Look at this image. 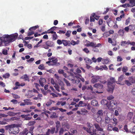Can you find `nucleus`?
Masks as SVG:
<instances>
[{
	"mask_svg": "<svg viewBox=\"0 0 135 135\" xmlns=\"http://www.w3.org/2000/svg\"><path fill=\"white\" fill-rule=\"evenodd\" d=\"M56 128H59L61 127V125L60 124V122L59 121H57L56 123Z\"/></svg>",
	"mask_w": 135,
	"mask_h": 135,
	"instance_id": "58836bf2",
	"label": "nucleus"
},
{
	"mask_svg": "<svg viewBox=\"0 0 135 135\" xmlns=\"http://www.w3.org/2000/svg\"><path fill=\"white\" fill-rule=\"evenodd\" d=\"M85 62L88 64H91L92 62L91 60L88 58L86 57L84 59Z\"/></svg>",
	"mask_w": 135,
	"mask_h": 135,
	"instance_id": "5701e85b",
	"label": "nucleus"
},
{
	"mask_svg": "<svg viewBox=\"0 0 135 135\" xmlns=\"http://www.w3.org/2000/svg\"><path fill=\"white\" fill-rule=\"evenodd\" d=\"M79 104L81 107H83L84 106H86V104L83 103V102L81 101H80L79 103Z\"/></svg>",
	"mask_w": 135,
	"mask_h": 135,
	"instance_id": "4c0bfd02",
	"label": "nucleus"
},
{
	"mask_svg": "<svg viewBox=\"0 0 135 135\" xmlns=\"http://www.w3.org/2000/svg\"><path fill=\"white\" fill-rule=\"evenodd\" d=\"M130 3L131 4H130L129 7H131L135 6V0H130Z\"/></svg>",
	"mask_w": 135,
	"mask_h": 135,
	"instance_id": "bb28decb",
	"label": "nucleus"
},
{
	"mask_svg": "<svg viewBox=\"0 0 135 135\" xmlns=\"http://www.w3.org/2000/svg\"><path fill=\"white\" fill-rule=\"evenodd\" d=\"M20 127V124H13L9 132L10 134H18L20 131L19 127Z\"/></svg>",
	"mask_w": 135,
	"mask_h": 135,
	"instance_id": "7ed1b4c3",
	"label": "nucleus"
},
{
	"mask_svg": "<svg viewBox=\"0 0 135 135\" xmlns=\"http://www.w3.org/2000/svg\"><path fill=\"white\" fill-rule=\"evenodd\" d=\"M124 33V29H120L118 32L119 35L121 36L123 35Z\"/></svg>",
	"mask_w": 135,
	"mask_h": 135,
	"instance_id": "c85d7f7f",
	"label": "nucleus"
},
{
	"mask_svg": "<svg viewBox=\"0 0 135 135\" xmlns=\"http://www.w3.org/2000/svg\"><path fill=\"white\" fill-rule=\"evenodd\" d=\"M124 129L127 132H128V130L127 128V126L126 124H125L124 127Z\"/></svg>",
	"mask_w": 135,
	"mask_h": 135,
	"instance_id": "052dcab7",
	"label": "nucleus"
},
{
	"mask_svg": "<svg viewBox=\"0 0 135 135\" xmlns=\"http://www.w3.org/2000/svg\"><path fill=\"white\" fill-rule=\"evenodd\" d=\"M86 131L88 133L91 134L90 135H94L93 134L95 135L96 134V130L94 128L93 129V128H87Z\"/></svg>",
	"mask_w": 135,
	"mask_h": 135,
	"instance_id": "9d476101",
	"label": "nucleus"
},
{
	"mask_svg": "<svg viewBox=\"0 0 135 135\" xmlns=\"http://www.w3.org/2000/svg\"><path fill=\"white\" fill-rule=\"evenodd\" d=\"M103 111L102 110H99L97 113L96 115H97V118H96V120L98 122H99L102 120L101 116L103 115Z\"/></svg>",
	"mask_w": 135,
	"mask_h": 135,
	"instance_id": "0eeeda50",
	"label": "nucleus"
},
{
	"mask_svg": "<svg viewBox=\"0 0 135 135\" xmlns=\"http://www.w3.org/2000/svg\"><path fill=\"white\" fill-rule=\"evenodd\" d=\"M51 117L52 118H56L58 117V115L56 114L55 112H54L51 115Z\"/></svg>",
	"mask_w": 135,
	"mask_h": 135,
	"instance_id": "79ce46f5",
	"label": "nucleus"
},
{
	"mask_svg": "<svg viewBox=\"0 0 135 135\" xmlns=\"http://www.w3.org/2000/svg\"><path fill=\"white\" fill-rule=\"evenodd\" d=\"M71 32V31H68L65 34V35L68 37H69L70 36V34Z\"/></svg>",
	"mask_w": 135,
	"mask_h": 135,
	"instance_id": "8fccbe9b",
	"label": "nucleus"
},
{
	"mask_svg": "<svg viewBox=\"0 0 135 135\" xmlns=\"http://www.w3.org/2000/svg\"><path fill=\"white\" fill-rule=\"evenodd\" d=\"M55 127L52 128L50 130V133L51 134H53L55 132Z\"/></svg>",
	"mask_w": 135,
	"mask_h": 135,
	"instance_id": "864d4df0",
	"label": "nucleus"
},
{
	"mask_svg": "<svg viewBox=\"0 0 135 135\" xmlns=\"http://www.w3.org/2000/svg\"><path fill=\"white\" fill-rule=\"evenodd\" d=\"M57 28V27L54 26L51 27L50 29L48 30V31H50V32H48L49 33H55V32L54 31L55 30L56 28Z\"/></svg>",
	"mask_w": 135,
	"mask_h": 135,
	"instance_id": "6ab92c4d",
	"label": "nucleus"
},
{
	"mask_svg": "<svg viewBox=\"0 0 135 135\" xmlns=\"http://www.w3.org/2000/svg\"><path fill=\"white\" fill-rule=\"evenodd\" d=\"M7 114L11 116H15L17 114L16 113L12 112H9L7 113Z\"/></svg>",
	"mask_w": 135,
	"mask_h": 135,
	"instance_id": "2f4dec72",
	"label": "nucleus"
},
{
	"mask_svg": "<svg viewBox=\"0 0 135 135\" xmlns=\"http://www.w3.org/2000/svg\"><path fill=\"white\" fill-rule=\"evenodd\" d=\"M54 87H55L56 90L58 91L59 92L60 91V86L57 84H55V85L54 86Z\"/></svg>",
	"mask_w": 135,
	"mask_h": 135,
	"instance_id": "f704fd0d",
	"label": "nucleus"
},
{
	"mask_svg": "<svg viewBox=\"0 0 135 135\" xmlns=\"http://www.w3.org/2000/svg\"><path fill=\"white\" fill-rule=\"evenodd\" d=\"M110 118L108 117H106L105 118V123L108 124L110 122Z\"/></svg>",
	"mask_w": 135,
	"mask_h": 135,
	"instance_id": "72a5a7b5",
	"label": "nucleus"
},
{
	"mask_svg": "<svg viewBox=\"0 0 135 135\" xmlns=\"http://www.w3.org/2000/svg\"><path fill=\"white\" fill-rule=\"evenodd\" d=\"M128 79L130 82L132 83H135V77L131 76Z\"/></svg>",
	"mask_w": 135,
	"mask_h": 135,
	"instance_id": "4be33fe9",
	"label": "nucleus"
},
{
	"mask_svg": "<svg viewBox=\"0 0 135 135\" xmlns=\"http://www.w3.org/2000/svg\"><path fill=\"white\" fill-rule=\"evenodd\" d=\"M81 114L82 115H85L88 112L87 110L84 108L81 109Z\"/></svg>",
	"mask_w": 135,
	"mask_h": 135,
	"instance_id": "a878e982",
	"label": "nucleus"
},
{
	"mask_svg": "<svg viewBox=\"0 0 135 135\" xmlns=\"http://www.w3.org/2000/svg\"><path fill=\"white\" fill-rule=\"evenodd\" d=\"M2 54L5 55H7L8 54L7 53V50H3V51L2 52Z\"/></svg>",
	"mask_w": 135,
	"mask_h": 135,
	"instance_id": "4d7b16f0",
	"label": "nucleus"
},
{
	"mask_svg": "<svg viewBox=\"0 0 135 135\" xmlns=\"http://www.w3.org/2000/svg\"><path fill=\"white\" fill-rule=\"evenodd\" d=\"M39 83L40 85L43 87L44 86V83H46V80L45 78H41L39 80Z\"/></svg>",
	"mask_w": 135,
	"mask_h": 135,
	"instance_id": "2eb2a0df",
	"label": "nucleus"
},
{
	"mask_svg": "<svg viewBox=\"0 0 135 135\" xmlns=\"http://www.w3.org/2000/svg\"><path fill=\"white\" fill-rule=\"evenodd\" d=\"M0 40L3 41L4 46L9 45V43L11 42L9 36L8 35H3L2 37H0Z\"/></svg>",
	"mask_w": 135,
	"mask_h": 135,
	"instance_id": "20e7f679",
	"label": "nucleus"
},
{
	"mask_svg": "<svg viewBox=\"0 0 135 135\" xmlns=\"http://www.w3.org/2000/svg\"><path fill=\"white\" fill-rule=\"evenodd\" d=\"M62 43L65 46L67 45L69 46H70V41H67L65 40H62Z\"/></svg>",
	"mask_w": 135,
	"mask_h": 135,
	"instance_id": "f3484780",
	"label": "nucleus"
},
{
	"mask_svg": "<svg viewBox=\"0 0 135 135\" xmlns=\"http://www.w3.org/2000/svg\"><path fill=\"white\" fill-rule=\"evenodd\" d=\"M81 75L79 74H78L77 76H74L73 75H69L68 76V79L72 81H75V83L78 84L80 81V78L79 77H81Z\"/></svg>",
	"mask_w": 135,
	"mask_h": 135,
	"instance_id": "39448f33",
	"label": "nucleus"
},
{
	"mask_svg": "<svg viewBox=\"0 0 135 135\" xmlns=\"http://www.w3.org/2000/svg\"><path fill=\"white\" fill-rule=\"evenodd\" d=\"M9 36L10 40V42H11L15 40L18 37V35L17 33H16L9 35Z\"/></svg>",
	"mask_w": 135,
	"mask_h": 135,
	"instance_id": "6e6552de",
	"label": "nucleus"
},
{
	"mask_svg": "<svg viewBox=\"0 0 135 135\" xmlns=\"http://www.w3.org/2000/svg\"><path fill=\"white\" fill-rule=\"evenodd\" d=\"M35 33L34 31H31L27 33V36H30Z\"/></svg>",
	"mask_w": 135,
	"mask_h": 135,
	"instance_id": "bf43d9fd",
	"label": "nucleus"
},
{
	"mask_svg": "<svg viewBox=\"0 0 135 135\" xmlns=\"http://www.w3.org/2000/svg\"><path fill=\"white\" fill-rule=\"evenodd\" d=\"M113 130V126L111 124L108 125L107 130L108 131H111Z\"/></svg>",
	"mask_w": 135,
	"mask_h": 135,
	"instance_id": "cd10ccee",
	"label": "nucleus"
},
{
	"mask_svg": "<svg viewBox=\"0 0 135 135\" xmlns=\"http://www.w3.org/2000/svg\"><path fill=\"white\" fill-rule=\"evenodd\" d=\"M128 70V68L127 67H123L122 68V71L123 72H126Z\"/></svg>",
	"mask_w": 135,
	"mask_h": 135,
	"instance_id": "3c124183",
	"label": "nucleus"
},
{
	"mask_svg": "<svg viewBox=\"0 0 135 135\" xmlns=\"http://www.w3.org/2000/svg\"><path fill=\"white\" fill-rule=\"evenodd\" d=\"M38 68L41 70H44L45 69V68L43 64H41L38 66Z\"/></svg>",
	"mask_w": 135,
	"mask_h": 135,
	"instance_id": "c03bdc74",
	"label": "nucleus"
},
{
	"mask_svg": "<svg viewBox=\"0 0 135 135\" xmlns=\"http://www.w3.org/2000/svg\"><path fill=\"white\" fill-rule=\"evenodd\" d=\"M45 44L47 46L50 47H53L54 46V43L52 41H46Z\"/></svg>",
	"mask_w": 135,
	"mask_h": 135,
	"instance_id": "dca6fc26",
	"label": "nucleus"
},
{
	"mask_svg": "<svg viewBox=\"0 0 135 135\" xmlns=\"http://www.w3.org/2000/svg\"><path fill=\"white\" fill-rule=\"evenodd\" d=\"M36 122L35 121H30L29 122L27 125L28 126H33L35 123Z\"/></svg>",
	"mask_w": 135,
	"mask_h": 135,
	"instance_id": "c756f323",
	"label": "nucleus"
},
{
	"mask_svg": "<svg viewBox=\"0 0 135 135\" xmlns=\"http://www.w3.org/2000/svg\"><path fill=\"white\" fill-rule=\"evenodd\" d=\"M95 127L96 128V131H100L101 132L103 131V129L101 128L99 125L97 123H95L94 124Z\"/></svg>",
	"mask_w": 135,
	"mask_h": 135,
	"instance_id": "ddd939ff",
	"label": "nucleus"
},
{
	"mask_svg": "<svg viewBox=\"0 0 135 135\" xmlns=\"http://www.w3.org/2000/svg\"><path fill=\"white\" fill-rule=\"evenodd\" d=\"M12 95L13 98L15 99L19 98H20L19 96L16 94H12Z\"/></svg>",
	"mask_w": 135,
	"mask_h": 135,
	"instance_id": "5fc2aeb1",
	"label": "nucleus"
},
{
	"mask_svg": "<svg viewBox=\"0 0 135 135\" xmlns=\"http://www.w3.org/2000/svg\"><path fill=\"white\" fill-rule=\"evenodd\" d=\"M133 115V113L132 112H129L128 114V117L130 119L132 118Z\"/></svg>",
	"mask_w": 135,
	"mask_h": 135,
	"instance_id": "09e8293b",
	"label": "nucleus"
},
{
	"mask_svg": "<svg viewBox=\"0 0 135 135\" xmlns=\"http://www.w3.org/2000/svg\"><path fill=\"white\" fill-rule=\"evenodd\" d=\"M117 105V103L116 101L113 100L110 102L109 104L108 105V107L110 110H112L115 108V107H116Z\"/></svg>",
	"mask_w": 135,
	"mask_h": 135,
	"instance_id": "423d86ee",
	"label": "nucleus"
},
{
	"mask_svg": "<svg viewBox=\"0 0 135 135\" xmlns=\"http://www.w3.org/2000/svg\"><path fill=\"white\" fill-rule=\"evenodd\" d=\"M10 76V74L9 73H6L3 75L2 77L3 78L6 79L8 78Z\"/></svg>",
	"mask_w": 135,
	"mask_h": 135,
	"instance_id": "a19ab883",
	"label": "nucleus"
},
{
	"mask_svg": "<svg viewBox=\"0 0 135 135\" xmlns=\"http://www.w3.org/2000/svg\"><path fill=\"white\" fill-rule=\"evenodd\" d=\"M95 46H91L92 47L93 49L92 50L94 52H99V49L97 48V47H99L101 46V45L100 43L98 44H96L95 43Z\"/></svg>",
	"mask_w": 135,
	"mask_h": 135,
	"instance_id": "9b49d317",
	"label": "nucleus"
},
{
	"mask_svg": "<svg viewBox=\"0 0 135 135\" xmlns=\"http://www.w3.org/2000/svg\"><path fill=\"white\" fill-rule=\"evenodd\" d=\"M126 45V41H122L121 43V45L122 46H125Z\"/></svg>",
	"mask_w": 135,
	"mask_h": 135,
	"instance_id": "6e6d98bb",
	"label": "nucleus"
},
{
	"mask_svg": "<svg viewBox=\"0 0 135 135\" xmlns=\"http://www.w3.org/2000/svg\"><path fill=\"white\" fill-rule=\"evenodd\" d=\"M101 104L103 105H106V106L108 107V105L109 104H108V102L107 100L106 99H103L101 102Z\"/></svg>",
	"mask_w": 135,
	"mask_h": 135,
	"instance_id": "aec40b11",
	"label": "nucleus"
},
{
	"mask_svg": "<svg viewBox=\"0 0 135 135\" xmlns=\"http://www.w3.org/2000/svg\"><path fill=\"white\" fill-rule=\"evenodd\" d=\"M130 6V4H124L121 5L120 6V7H123L124 8H126L127 7H129Z\"/></svg>",
	"mask_w": 135,
	"mask_h": 135,
	"instance_id": "e433bc0d",
	"label": "nucleus"
},
{
	"mask_svg": "<svg viewBox=\"0 0 135 135\" xmlns=\"http://www.w3.org/2000/svg\"><path fill=\"white\" fill-rule=\"evenodd\" d=\"M39 27V26L38 25L36 26H33L31 27L29 29V30L30 31H33L35 30L37 28H38Z\"/></svg>",
	"mask_w": 135,
	"mask_h": 135,
	"instance_id": "7c9ffc66",
	"label": "nucleus"
},
{
	"mask_svg": "<svg viewBox=\"0 0 135 135\" xmlns=\"http://www.w3.org/2000/svg\"><path fill=\"white\" fill-rule=\"evenodd\" d=\"M103 35L105 37H107L110 35L108 32H107L103 33Z\"/></svg>",
	"mask_w": 135,
	"mask_h": 135,
	"instance_id": "49530a36",
	"label": "nucleus"
},
{
	"mask_svg": "<svg viewBox=\"0 0 135 135\" xmlns=\"http://www.w3.org/2000/svg\"><path fill=\"white\" fill-rule=\"evenodd\" d=\"M130 71L132 73H133L134 71H135V66H133L131 70Z\"/></svg>",
	"mask_w": 135,
	"mask_h": 135,
	"instance_id": "338daca9",
	"label": "nucleus"
},
{
	"mask_svg": "<svg viewBox=\"0 0 135 135\" xmlns=\"http://www.w3.org/2000/svg\"><path fill=\"white\" fill-rule=\"evenodd\" d=\"M12 125V124L11 125H8L7 126H5V129L6 130H7L9 129V131H10V129H11V128Z\"/></svg>",
	"mask_w": 135,
	"mask_h": 135,
	"instance_id": "473e14b6",
	"label": "nucleus"
},
{
	"mask_svg": "<svg viewBox=\"0 0 135 135\" xmlns=\"http://www.w3.org/2000/svg\"><path fill=\"white\" fill-rule=\"evenodd\" d=\"M58 60L57 58H55L54 60L51 61V62L52 63V65L58 66L60 65L59 63L57 62Z\"/></svg>",
	"mask_w": 135,
	"mask_h": 135,
	"instance_id": "a211bd4d",
	"label": "nucleus"
},
{
	"mask_svg": "<svg viewBox=\"0 0 135 135\" xmlns=\"http://www.w3.org/2000/svg\"><path fill=\"white\" fill-rule=\"evenodd\" d=\"M54 34L52 35V39L53 40H56L57 39V35L56 32L55 33H54Z\"/></svg>",
	"mask_w": 135,
	"mask_h": 135,
	"instance_id": "37998d69",
	"label": "nucleus"
},
{
	"mask_svg": "<svg viewBox=\"0 0 135 135\" xmlns=\"http://www.w3.org/2000/svg\"><path fill=\"white\" fill-rule=\"evenodd\" d=\"M21 78L22 79H24L25 80L27 81H30L29 77L26 74H25L23 75V76L21 77Z\"/></svg>",
	"mask_w": 135,
	"mask_h": 135,
	"instance_id": "b1692460",
	"label": "nucleus"
},
{
	"mask_svg": "<svg viewBox=\"0 0 135 135\" xmlns=\"http://www.w3.org/2000/svg\"><path fill=\"white\" fill-rule=\"evenodd\" d=\"M129 80H125V83L128 86H129L131 85V84L130 83V82H129Z\"/></svg>",
	"mask_w": 135,
	"mask_h": 135,
	"instance_id": "774afa93",
	"label": "nucleus"
},
{
	"mask_svg": "<svg viewBox=\"0 0 135 135\" xmlns=\"http://www.w3.org/2000/svg\"><path fill=\"white\" fill-rule=\"evenodd\" d=\"M86 45L87 47L95 46V42H90L89 41L86 40Z\"/></svg>",
	"mask_w": 135,
	"mask_h": 135,
	"instance_id": "f8f14e48",
	"label": "nucleus"
},
{
	"mask_svg": "<svg viewBox=\"0 0 135 135\" xmlns=\"http://www.w3.org/2000/svg\"><path fill=\"white\" fill-rule=\"evenodd\" d=\"M29 132L27 128H25L23 131L20 133V135H28Z\"/></svg>",
	"mask_w": 135,
	"mask_h": 135,
	"instance_id": "4468645a",
	"label": "nucleus"
},
{
	"mask_svg": "<svg viewBox=\"0 0 135 135\" xmlns=\"http://www.w3.org/2000/svg\"><path fill=\"white\" fill-rule=\"evenodd\" d=\"M93 87L94 88L92 87L91 85L88 86V89L90 90L92 93H95V92L98 93H103L102 92H99L97 90L101 89H103V85L100 83H96L94 85Z\"/></svg>",
	"mask_w": 135,
	"mask_h": 135,
	"instance_id": "f257e3e1",
	"label": "nucleus"
},
{
	"mask_svg": "<svg viewBox=\"0 0 135 135\" xmlns=\"http://www.w3.org/2000/svg\"><path fill=\"white\" fill-rule=\"evenodd\" d=\"M11 102L13 103L14 104H16L17 103L18 101L15 99H13L11 100Z\"/></svg>",
	"mask_w": 135,
	"mask_h": 135,
	"instance_id": "69168bd1",
	"label": "nucleus"
},
{
	"mask_svg": "<svg viewBox=\"0 0 135 135\" xmlns=\"http://www.w3.org/2000/svg\"><path fill=\"white\" fill-rule=\"evenodd\" d=\"M124 75H121L118 78V81L119 82H121L124 79Z\"/></svg>",
	"mask_w": 135,
	"mask_h": 135,
	"instance_id": "c9c22d12",
	"label": "nucleus"
},
{
	"mask_svg": "<svg viewBox=\"0 0 135 135\" xmlns=\"http://www.w3.org/2000/svg\"><path fill=\"white\" fill-rule=\"evenodd\" d=\"M109 62V61L108 59H105L104 60V64H108Z\"/></svg>",
	"mask_w": 135,
	"mask_h": 135,
	"instance_id": "0e129e2a",
	"label": "nucleus"
},
{
	"mask_svg": "<svg viewBox=\"0 0 135 135\" xmlns=\"http://www.w3.org/2000/svg\"><path fill=\"white\" fill-rule=\"evenodd\" d=\"M23 101L25 102V104H26V105H31L32 104V102H30L31 101L30 99H29L24 100Z\"/></svg>",
	"mask_w": 135,
	"mask_h": 135,
	"instance_id": "412c9836",
	"label": "nucleus"
},
{
	"mask_svg": "<svg viewBox=\"0 0 135 135\" xmlns=\"http://www.w3.org/2000/svg\"><path fill=\"white\" fill-rule=\"evenodd\" d=\"M83 51H84L87 54L89 53V51L88 49L86 48H85L83 49Z\"/></svg>",
	"mask_w": 135,
	"mask_h": 135,
	"instance_id": "13d9d810",
	"label": "nucleus"
},
{
	"mask_svg": "<svg viewBox=\"0 0 135 135\" xmlns=\"http://www.w3.org/2000/svg\"><path fill=\"white\" fill-rule=\"evenodd\" d=\"M64 132V130L63 128H60L59 131V135H62Z\"/></svg>",
	"mask_w": 135,
	"mask_h": 135,
	"instance_id": "de8ad7c7",
	"label": "nucleus"
},
{
	"mask_svg": "<svg viewBox=\"0 0 135 135\" xmlns=\"http://www.w3.org/2000/svg\"><path fill=\"white\" fill-rule=\"evenodd\" d=\"M34 128L35 127L33 126H32L30 127V131H28V132H29V133L30 135H33V130Z\"/></svg>",
	"mask_w": 135,
	"mask_h": 135,
	"instance_id": "393cba45",
	"label": "nucleus"
},
{
	"mask_svg": "<svg viewBox=\"0 0 135 135\" xmlns=\"http://www.w3.org/2000/svg\"><path fill=\"white\" fill-rule=\"evenodd\" d=\"M95 15L94 14L93 16V17H91V16L90 17V21L91 22H94L95 21L94 18H93V17H94Z\"/></svg>",
	"mask_w": 135,
	"mask_h": 135,
	"instance_id": "e2e57ef3",
	"label": "nucleus"
},
{
	"mask_svg": "<svg viewBox=\"0 0 135 135\" xmlns=\"http://www.w3.org/2000/svg\"><path fill=\"white\" fill-rule=\"evenodd\" d=\"M63 80L66 83V85L68 86H70V84L69 82L65 78H64Z\"/></svg>",
	"mask_w": 135,
	"mask_h": 135,
	"instance_id": "ea45409f",
	"label": "nucleus"
},
{
	"mask_svg": "<svg viewBox=\"0 0 135 135\" xmlns=\"http://www.w3.org/2000/svg\"><path fill=\"white\" fill-rule=\"evenodd\" d=\"M100 78L99 76H93V78L91 80V83L94 84L100 81Z\"/></svg>",
	"mask_w": 135,
	"mask_h": 135,
	"instance_id": "1a4fd4ad",
	"label": "nucleus"
},
{
	"mask_svg": "<svg viewBox=\"0 0 135 135\" xmlns=\"http://www.w3.org/2000/svg\"><path fill=\"white\" fill-rule=\"evenodd\" d=\"M129 30H134L135 29V27L134 25H130L129 26Z\"/></svg>",
	"mask_w": 135,
	"mask_h": 135,
	"instance_id": "a18cd8bd",
	"label": "nucleus"
},
{
	"mask_svg": "<svg viewBox=\"0 0 135 135\" xmlns=\"http://www.w3.org/2000/svg\"><path fill=\"white\" fill-rule=\"evenodd\" d=\"M123 60V59L120 56H118L117 57V61L121 62Z\"/></svg>",
	"mask_w": 135,
	"mask_h": 135,
	"instance_id": "603ef678",
	"label": "nucleus"
},
{
	"mask_svg": "<svg viewBox=\"0 0 135 135\" xmlns=\"http://www.w3.org/2000/svg\"><path fill=\"white\" fill-rule=\"evenodd\" d=\"M41 90L42 93L44 95H46L47 94V91H45L43 89H41Z\"/></svg>",
	"mask_w": 135,
	"mask_h": 135,
	"instance_id": "680f3d73",
	"label": "nucleus"
},
{
	"mask_svg": "<svg viewBox=\"0 0 135 135\" xmlns=\"http://www.w3.org/2000/svg\"><path fill=\"white\" fill-rule=\"evenodd\" d=\"M115 80L114 78L110 77L108 83V91L110 93H113L114 88Z\"/></svg>",
	"mask_w": 135,
	"mask_h": 135,
	"instance_id": "f03ea898",
	"label": "nucleus"
}]
</instances>
